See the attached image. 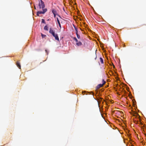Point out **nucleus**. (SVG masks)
Listing matches in <instances>:
<instances>
[{
    "instance_id": "obj_12",
    "label": "nucleus",
    "mask_w": 146,
    "mask_h": 146,
    "mask_svg": "<svg viewBox=\"0 0 146 146\" xmlns=\"http://www.w3.org/2000/svg\"><path fill=\"white\" fill-rule=\"evenodd\" d=\"M100 61L101 62V63L102 64H103L104 61H103V59L101 57H100Z\"/></svg>"
},
{
    "instance_id": "obj_9",
    "label": "nucleus",
    "mask_w": 146,
    "mask_h": 146,
    "mask_svg": "<svg viewBox=\"0 0 146 146\" xmlns=\"http://www.w3.org/2000/svg\"><path fill=\"white\" fill-rule=\"evenodd\" d=\"M16 64H17V66H18V67L19 68L21 69V65L20 64L19 62H18V61L17 62Z\"/></svg>"
},
{
    "instance_id": "obj_1",
    "label": "nucleus",
    "mask_w": 146,
    "mask_h": 146,
    "mask_svg": "<svg viewBox=\"0 0 146 146\" xmlns=\"http://www.w3.org/2000/svg\"><path fill=\"white\" fill-rule=\"evenodd\" d=\"M46 8L42 9V11H38L36 13V15L38 16H39V14H44L47 11Z\"/></svg>"
},
{
    "instance_id": "obj_20",
    "label": "nucleus",
    "mask_w": 146,
    "mask_h": 146,
    "mask_svg": "<svg viewBox=\"0 0 146 146\" xmlns=\"http://www.w3.org/2000/svg\"><path fill=\"white\" fill-rule=\"evenodd\" d=\"M45 51L46 53H47V54H48V53L47 52V50H45Z\"/></svg>"
},
{
    "instance_id": "obj_3",
    "label": "nucleus",
    "mask_w": 146,
    "mask_h": 146,
    "mask_svg": "<svg viewBox=\"0 0 146 146\" xmlns=\"http://www.w3.org/2000/svg\"><path fill=\"white\" fill-rule=\"evenodd\" d=\"M49 32V33L51 34L54 37V36H55V35H56V34L55 33L54 31L52 30V28H50Z\"/></svg>"
},
{
    "instance_id": "obj_11",
    "label": "nucleus",
    "mask_w": 146,
    "mask_h": 146,
    "mask_svg": "<svg viewBox=\"0 0 146 146\" xmlns=\"http://www.w3.org/2000/svg\"><path fill=\"white\" fill-rule=\"evenodd\" d=\"M44 29L45 30H46L47 31H48V27H47V25L45 26V27H44Z\"/></svg>"
},
{
    "instance_id": "obj_22",
    "label": "nucleus",
    "mask_w": 146,
    "mask_h": 146,
    "mask_svg": "<svg viewBox=\"0 0 146 146\" xmlns=\"http://www.w3.org/2000/svg\"><path fill=\"white\" fill-rule=\"evenodd\" d=\"M97 58V57L96 56V58H95V59H96V58Z\"/></svg>"
},
{
    "instance_id": "obj_13",
    "label": "nucleus",
    "mask_w": 146,
    "mask_h": 146,
    "mask_svg": "<svg viewBox=\"0 0 146 146\" xmlns=\"http://www.w3.org/2000/svg\"><path fill=\"white\" fill-rule=\"evenodd\" d=\"M75 29L76 31V34H78V29L77 28L75 27Z\"/></svg>"
},
{
    "instance_id": "obj_4",
    "label": "nucleus",
    "mask_w": 146,
    "mask_h": 146,
    "mask_svg": "<svg viewBox=\"0 0 146 146\" xmlns=\"http://www.w3.org/2000/svg\"><path fill=\"white\" fill-rule=\"evenodd\" d=\"M40 1L42 8V9H44L45 8H44L45 7V5L44 2L42 1V0H40Z\"/></svg>"
},
{
    "instance_id": "obj_8",
    "label": "nucleus",
    "mask_w": 146,
    "mask_h": 146,
    "mask_svg": "<svg viewBox=\"0 0 146 146\" xmlns=\"http://www.w3.org/2000/svg\"><path fill=\"white\" fill-rule=\"evenodd\" d=\"M76 44L78 46H80L82 45V43L80 41H78L77 42H76Z\"/></svg>"
},
{
    "instance_id": "obj_21",
    "label": "nucleus",
    "mask_w": 146,
    "mask_h": 146,
    "mask_svg": "<svg viewBox=\"0 0 146 146\" xmlns=\"http://www.w3.org/2000/svg\"><path fill=\"white\" fill-rule=\"evenodd\" d=\"M58 15L59 16V17L60 18H61V17L60 16H59V15Z\"/></svg>"
},
{
    "instance_id": "obj_2",
    "label": "nucleus",
    "mask_w": 146,
    "mask_h": 146,
    "mask_svg": "<svg viewBox=\"0 0 146 146\" xmlns=\"http://www.w3.org/2000/svg\"><path fill=\"white\" fill-rule=\"evenodd\" d=\"M49 32V33L51 34L54 37V36H55V35H56V34L55 33L54 31L52 30V28H50Z\"/></svg>"
},
{
    "instance_id": "obj_16",
    "label": "nucleus",
    "mask_w": 146,
    "mask_h": 146,
    "mask_svg": "<svg viewBox=\"0 0 146 146\" xmlns=\"http://www.w3.org/2000/svg\"><path fill=\"white\" fill-rule=\"evenodd\" d=\"M102 82L103 83L102 84H103V85H104L106 83V81H105L104 80V79L102 80Z\"/></svg>"
},
{
    "instance_id": "obj_5",
    "label": "nucleus",
    "mask_w": 146,
    "mask_h": 146,
    "mask_svg": "<svg viewBox=\"0 0 146 146\" xmlns=\"http://www.w3.org/2000/svg\"><path fill=\"white\" fill-rule=\"evenodd\" d=\"M52 13H53V14L54 15V17H55L56 15L57 14V12L56 10H55L54 9H52Z\"/></svg>"
},
{
    "instance_id": "obj_10",
    "label": "nucleus",
    "mask_w": 146,
    "mask_h": 146,
    "mask_svg": "<svg viewBox=\"0 0 146 146\" xmlns=\"http://www.w3.org/2000/svg\"><path fill=\"white\" fill-rule=\"evenodd\" d=\"M57 22H58V23L59 25V26L60 27V28H61V25H60V21L59 20L58 18H57Z\"/></svg>"
},
{
    "instance_id": "obj_15",
    "label": "nucleus",
    "mask_w": 146,
    "mask_h": 146,
    "mask_svg": "<svg viewBox=\"0 0 146 146\" xmlns=\"http://www.w3.org/2000/svg\"><path fill=\"white\" fill-rule=\"evenodd\" d=\"M76 35H77L78 38V39H80V36L78 34H76Z\"/></svg>"
},
{
    "instance_id": "obj_19",
    "label": "nucleus",
    "mask_w": 146,
    "mask_h": 146,
    "mask_svg": "<svg viewBox=\"0 0 146 146\" xmlns=\"http://www.w3.org/2000/svg\"><path fill=\"white\" fill-rule=\"evenodd\" d=\"M38 6H39V8L40 9L41 7V4H40V3H39V4H38Z\"/></svg>"
},
{
    "instance_id": "obj_17",
    "label": "nucleus",
    "mask_w": 146,
    "mask_h": 146,
    "mask_svg": "<svg viewBox=\"0 0 146 146\" xmlns=\"http://www.w3.org/2000/svg\"><path fill=\"white\" fill-rule=\"evenodd\" d=\"M41 36L42 38H44L46 36V35H43L42 33L41 34Z\"/></svg>"
},
{
    "instance_id": "obj_6",
    "label": "nucleus",
    "mask_w": 146,
    "mask_h": 146,
    "mask_svg": "<svg viewBox=\"0 0 146 146\" xmlns=\"http://www.w3.org/2000/svg\"><path fill=\"white\" fill-rule=\"evenodd\" d=\"M103 86V84H100L98 85L96 87V89L98 90L100 88L102 87Z\"/></svg>"
},
{
    "instance_id": "obj_23",
    "label": "nucleus",
    "mask_w": 146,
    "mask_h": 146,
    "mask_svg": "<svg viewBox=\"0 0 146 146\" xmlns=\"http://www.w3.org/2000/svg\"><path fill=\"white\" fill-rule=\"evenodd\" d=\"M35 9H36V8H35Z\"/></svg>"
},
{
    "instance_id": "obj_18",
    "label": "nucleus",
    "mask_w": 146,
    "mask_h": 146,
    "mask_svg": "<svg viewBox=\"0 0 146 146\" xmlns=\"http://www.w3.org/2000/svg\"><path fill=\"white\" fill-rule=\"evenodd\" d=\"M42 23H45V22L44 19H42Z\"/></svg>"
},
{
    "instance_id": "obj_14",
    "label": "nucleus",
    "mask_w": 146,
    "mask_h": 146,
    "mask_svg": "<svg viewBox=\"0 0 146 146\" xmlns=\"http://www.w3.org/2000/svg\"><path fill=\"white\" fill-rule=\"evenodd\" d=\"M73 39L76 41V42H78V40H77V39L76 38V37H74L73 38Z\"/></svg>"
},
{
    "instance_id": "obj_7",
    "label": "nucleus",
    "mask_w": 146,
    "mask_h": 146,
    "mask_svg": "<svg viewBox=\"0 0 146 146\" xmlns=\"http://www.w3.org/2000/svg\"><path fill=\"white\" fill-rule=\"evenodd\" d=\"M54 37H55L56 40L58 41H59V38L57 34H56V35H55Z\"/></svg>"
}]
</instances>
